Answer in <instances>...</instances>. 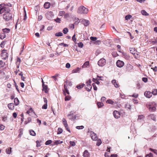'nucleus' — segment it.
Instances as JSON below:
<instances>
[{"mask_svg":"<svg viewBox=\"0 0 157 157\" xmlns=\"http://www.w3.org/2000/svg\"><path fill=\"white\" fill-rule=\"evenodd\" d=\"M5 3L0 5V14L7 13L10 12V10L8 7H5Z\"/></svg>","mask_w":157,"mask_h":157,"instance_id":"nucleus-1","label":"nucleus"},{"mask_svg":"<svg viewBox=\"0 0 157 157\" xmlns=\"http://www.w3.org/2000/svg\"><path fill=\"white\" fill-rule=\"evenodd\" d=\"M88 9L83 6H81L78 8L77 12L80 14H86L88 12Z\"/></svg>","mask_w":157,"mask_h":157,"instance_id":"nucleus-2","label":"nucleus"},{"mask_svg":"<svg viewBox=\"0 0 157 157\" xmlns=\"http://www.w3.org/2000/svg\"><path fill=\"white\" fill-rule=\"evenodd\" d=\"M12 13L10 12L7 13H4L3 15V18L6 21H8L11 19L12 17Z\"/></svg>","mask_w":157,"mask_h":157,"instance_id":"nucleus-3","label":"nucleus"},{"mask_svg":"<svg viewBox=\"0 0 157 157\" xmlns=\"http://www.w3.org/2000/svg\"><path fill=\"white\" fill-rule=\"evenodd\" d=\"M155 105V104L154 102H152L149 103L148 109L150 111H154L156 110V108Z\"/></svg>","mask_w":157,"mask_h":157,"instance_id":"nucleus-4","label":"nucleus"},{"mask_svg":"<svg viewBox=\"0 0 157 157\" xmlns=\"http://www.w3.org/2000/svg\"><path fill=\"white\" fill-rule=\"evenodd\" d=\"M106 63L105 59L103 58L100 59L98 62V64L99 66L102 67L105 66Z\"/></svg>","mask_w":157,"mask_h":157,"instance_id":"nucleus-5","label":"nucleus"},{"mask_svg":"<svg viewBox=\"0 0 157 157\" xmlns=\"http://www.w3.org/2000/svg\"><path fill=\"white\" fill-rule=\"evenodd\" d=\"M6 50L3 49L2 51L1 56L2 59H6L8 57V54L6 52Z\"/></svg>","mask_w":157,"mask_h":157,"instance_id":"nucleus-6","label":"nucleus"},{"mask_svg":"<svg viewBox=\"0 0 157 157\" xmlns=\"http://www.w3.org/2000/svg\"><path fill=\"white\" fill-rule=\"evenodd\" d=\"M90 134L92 139L93 140L96 141L98 139L97 134L94 132L91 131L90 132Z\"/></svg>","mask_w":157,"mask_h":157,"instance_id":"nucleus-7","label":"nucleus"},{"mask_svg":"<svg viewBox=\"0 0 157 157\" xmlns=\"http://www.w3.org/2000/svg\"><path fill=\"white\" fill-rule=\"evenodd\" d=\"M116 65L117 67H121L124 65V63L121 60H118L116 62Z\"/></svg>","mask_w":157,"mask_h":157,"instance_id":"nucleus-8","label":"nucleus"},{"mask_svg":"<svg viewBox=\"0 0 157 157\" xmlns=\"http://www.w3.org/2000/svg\"><path fill=\"white\" fill-rule=\"evenodd\" d=\"M113 115L115 118L118 119L120 117V113L118 111H114L113 112Z\"/></svg>","mask_w":157,"mask_h":157,"instance_id":"nucleus-9","label":"nucleus"},{"mask_svg":"<svg viewBox=\"0 0 157 157\" xmlns=\"http://www.w3.org/2000/svg\"><path fill=\"white\" fill-rule=\"evenodd\" d=\"M144 95L148 98H150L152 96V93L150 91H146L144 93Z\"/></svg>","mask_w":157,"mask_h":157,"instance_id":"nucleus-10","label":"nucleus"},{"mask_svg":"<svg viewBox=\"0 0 157 157\" xmlns=\"http://www.w3.org/2000/svg\"><path fill=\"white\" fill-rule=\"evenodd\" d=\"M81 20H82V24L85 26H86L89 25L90 23L89 21L84 19H82Z\"/></svg>","mask_w":157,"mask_h":157,"instance_id":"nucleus-11","label":"nucleus"},{"mask_svg":"<svg viewBox=\"0 0 157 157\" xmlns=\"http://www.w3.org/2000/svg\"><path fill=\"white\" fill-rule=\"evenodd\" d=\"M144 117L143 115H140L138 116V121L140 122H142L144 121Z\"/></svg>","mask_w":157,"mask_h":157,"instance_id":"nucleus-12","label":"nucleus"},{"mask_svg":"<svg viewBox=\"0 0 157 157\" xmlns=\"http://www.w3.org/2000/svg\"><path fill=\"white\" fill-rule=\"evenodd\" d=\"M52 12H48L46 14V16L48 19H50L52 18Z\"/></svg>","mask_w":157,"mask_h":157,"instance_id":"nucleus-13","label":"nucleus"},{"mask_svg":"<svg viewBox=\"0 0 157 157\" xmlns=\"http://www.w3.org/2000/svg\"><path fill=\"white\" fill-rule=\"evenodd\" d=\"M85 86V89L88 91H90L91 90L92 86L90 84H87Z\"/></svg>","mask_w":157,"mask_h":157,"instance_id":"nucleus-14","label":"nucleus"},{"mask_svg":"<svg viewBox=\"0 0 157 157\" xmlns=\"http://www.w3.org/2000/svg\"><path fill=\"white\" fill-rule=\"evenodd\" d=\"M83 157H90V154L87 150H85L83 152Z\"/></svg>","mask_w":157,"mask_h":157,"instance_id":"nucleus-15","label":"nucleus"},{"mask_svg":"<svg viewBox=\"0 0 157 157\" xmlns=\"http://www.w3.org/2000/svg\"><path fill=\"white\" fill-rule=\"evenodd\" d=\"M133 66L132 65L130 64H129L127 66L126 70L127 71L129 72L131 70H132L133 69Z\"/></svg>","mask_w":157,"mask_h":157,"instance_id":"nucleus-16","label":"nucleus"},{"mask_svg":"<svg viewBox=\"0 0 157 157\" xmlns=\"http://www.w3.org/2000/svg\"><path fill=\"white\" fill-rule=\"evenodd\" d=\"M51 4L49 2H46L44 5V7L45 9H48L50 6Z\"/></svg>","mask_w":157,"mask_h":157,"instance_id":"nucleus-17","label":"nucleus"},{"mask_svg":"<svg viewBox=\"0 0 157 157\" xmlns=\"http://www.w3.org/2000/svg\"><path fill=\"white\" fill-rule=\"evenodd\" d=\"M112 83L114 85V86L116 88L119 87V84L116 82V80L114 79L112 81Z\"/></svg>","mask_w":157,"mask_h":157,"instance_id":"nucleus-18","label":"nucleus"},{"mask_svg":"<svg viewBox=\"0 0 157 157\" xmlns=\"http://www.w3.org/2000/svg\"><path fill=\"white\" fill-rule=\"evenodd\" d=\"M8 106L10 109L13 110L14 109V105L13 103L9 104Z\"/></svg>","mask_w":157,"mask_h":157,"instance_id":"nucleus-19","label":"nucleus"},{"mask_svg":"<svg viewBox=\"0 0 157 157\" xmlns=\"http://www.w3.org/2000/svg\"><path fill=\"white\" fill-rule=\"evenodd\" d=\"M129 51L133 55H135L136 53V49L134 48H130Z\"/></svg>","mask_w":157,"mask_h":157,"instance_id":"nucleus-20","label":"nucleus"},{"mask_svg":"<svg viewBox=\"0 0 157 157\" xmlns=\"http://www.w3.org/2000/svg\"><path fill=\"white\" fill-rule=\"evenodd\" d=\"M14 102L15 105L17 106L18 105L19 103V101L17 98H14Z\"/></svg>","mask_w":157,"mask_h":157,"instance_id":"nucleus-21","label":"nucleus"},{"mask_svg":"<svg viewBox=\"0 0 157 157\" xmlns=\"http://www.w3.org/2000/svg\"><path fill=\"white\" fill-rule=\"evenodd\" d=\"M43 90H44V92L45 93H47L48 92V88L47 85H42Z\"/></svg>","mask_w":157,"mask_h":157,"instance_id":"nucleus-22","label":"nucleus"},{"mask_svg":"<svg viewBox=\"0 0 157 157\" xmlns=\"http://www.w3.org/2000/svg\"><path fill=\"white\" fill-rule=\"evenodd\" d=\"M12 148L11 147L8 148L6 149V153L8 154H10L11 152Z\"/></svg>","mask_w":157,"mask_h":157,"instance_id":"nucleus-23","label":"nucleus"},{"mask_svg":"<svg viewBox=\"0 0 157 157\" xmlns=\"http://www.w3.org/2000/svg\"><path fill=\"white\" fill-rule=\"evenodd\" d=\"M89 62L88 61L85 62L84 64L82 66V68H85L87 67V66L89 65Z\"/></svg>","mask_w":157,"mask_h":157,"instance_id":"nucleus-24","label":"nucleus"},{"mask_svg":"<svg viewBox=\"0 0 157 157\" xmlns=\"http://www.w3.org/2000/svg\"><path fill=\"white\" fill-rule=\"evenodd\" d=\"M98 78H93L92 80L93 81L95 82L98 85L100 84V82L98 81Z\"/></svg>","mask_w":157,"mask_h":157,"instance_id":"nucleus-25","label":"nucleus"},{"mask_svg":"<svg viewBox=\"0 0 157 157\" xmlns=\"http://www.w3.org/2000/svg\"><path fill=\"white\" fill-rule=\"evenodd\" d=\"M141 13L143 15L145 16H148L149 15L148 13L145 10H142L141 11Z\"/></svg>","mask_w":157,"mask_h":157,"instance_id":"nucleus-26","label":"nucleus"},{"mask_svg":"<svg viewBox=\"0 0 157 157\" xmlns=\"http://www.w3.org/2000/svg\"><path fill=\"white\" fill-rule=\"evenodd\" d=\"M97 142L96 143V145L98 146H100L101 144V141L100 139H97Z\"/></svg>","mask_w":157,"mask_h":157,"instance_id":"nucleus-27","label":"nucleus"},{"mask_svg":"<svg viewBox=\"0 0 157 157\" xmlns=\"http://www.w3.org/2000/svg\"><path fill=\"white\" fill-rule=\"evenodd\" d=\"M85 85V84L83 83L81 84H79V85H77L76 86V88L78 89H80L82 88Z\"/></svg>","mask_w":157,"mask_h":157,"instance_id":"nucleus-28","label":"nucleus"},{"mask_svg":"<svg viewBox=\"0 0 157 157\" xmlns=\"http://www.w3.org/2000/svg\"><path fill=\"white\" fill-rule=\"evenodd\" d=\"M106 103L108 104L113 105L114 103V102L111 99H108L106 101Z\"/></svg>","mask_w":157,"mask_h":157,"instance_id":"nucleus-29","label":"nucleus"},{"mask_svg":"<svg viewBox=\"0 0 157 157\" xmlns=\"http://www.w3.org/2000/svg\"><path fill=\"white\" fill-rule=\"evenodd\" d=\"M97 105L98 106V107L99 108H100L102 107L104 105L103 104L102 102H97Z\"/></svg>","mask_w":157,"mask_h":157,"instance_id":"nucleus-30","label":"nucleus"},{"mask_svg":"<svg viewBox=\"0 0 157 157\" xmlns=\"http://www.w3.org/2000/svg\"><path fill=\"white\" fill-rule=\"evenodd\" d=\"M30 134L31 135L34 136L36 135V134L35 132L33 130H30L29 131Z\"/></svg>","mask_w":157,"mask_h":157,"instance_id":"nucleus-31","label":"nucleus"},{"mask_svg":"<svg viewBox=\"0 0 157 157\" xmlns=\"http://www.w3.org/2000/svg\"><path fill=\"white\" fill-rule=\"evenodd\" d=\"M80 70L79 67H77L76 69L72 70V72L73 73H76L78 72Z\"/></svg>","mask_w":157,"mask_h":157,"instance_id":"nucleus-32","label":"nucleus"},{"mask_svg":"<svg viewBox=\"0 0 157 157\" xmlns=\"http://www.w3.org/2000/svg\"><path fill=\"white\" fill-rule=\"evenodd\" d=\"M55 35L56 36H62L63 34L61 32H59L56 33Z\"/></svg>","mask_w":157,"mask_h":157,"instance_id":"nucleus-33","label":"nucleus"},{"mask_svg":"<svg viewBox=\"0 0 157 157\" xmlns=\"http://www.w3.org/2000/svg\"><path fill=\"white\" fill-rule=\"evenodd\" d=\"M132 16L131 15H128L125 16V19L126 20H128V19H130L131 17Z\"/></svg>","mask_w":157,"mask_h":157,"instance_id":"nucleus-34","label":"nucleus"},{"mask_svg":"<svg viewBox=\"0 0 157 157\" xmlns=\"http://www.w3.org/2000/svg\"><path fill=\"white\" fill-rule=\"evenodd\" d=\"M68 31V30L67 28H65L63 30V32L64 34L67 33Z\"/></svg>","mask_w":157,"mask_h":157,"instance_id":"nucleus-35","label":"nucleus"},{"mask_svg":"<svg viewBox=\"0 0 157 157\" xmlns=\"http://www.w3.org/2000/svg\"><path fill=\"white\" fill-rule=\"evenodd\" d=\"M150 117L151 118V119L153 120L154 121H156L155 117V116L153 114H151L150 115Z\"/></svg>","mask_w":157,"mask_h":157,"instance_id":"nucleus-36","label":"nucleus"},{"mask_svg":"<svg viewBox=\"0 0 157 157\" xmlns=\"http://www.w3.org/2000/svg\"><path fill=\"white\" fill-rule=\"evenodd\" d=\"M63 142V141H61L60 140H56L54 142V144H62Z\"/></svg>","mask_w":157,"mask_h":157,"instance_id":"nucleus-37","label":"nucleus"},{"mask_svg":"<svg viewBox=\"0 0 157 157\" xmlns=\"http://www.w3.org/2000/svg\"><path fill=\"white\" fill-rule=\"evenodd\" d=\"M62 132L63 129L61 128H59L58 129L57 134H60L62 133Z\"/></svg>","mask_w":157,"mask_h":157,"instance_id":"nucleus-38","label":"nucleus"},{"mask_svg":"<svg viewBox=\"0 0 157 157\" xmlns=\"http://www.w3.org/2000/svg\"><path fill=\"white\" fill-rule=\"evenodd\" d=\"M65 13V12L64 11H59V15L60 16H62L64 15Z\"/></svg>","mask_w":157,"mask_h":157,"instance_id":"nucleus-39","label":"nucleus"},{"mask_svg":"<svg viewBox=\"0 0 157 157\" xmlns=\"http://www.w3.org/2000/svg\"><path fill=\"white\" fill-rule=\"evenodd\" d=\"M125 107L129 109H131V106L128 103H127L125 105Z\"/></svg>","mask_w":157,"mask_h":157,"instance_id":"nucleus-40","label":"nucleus"},{"mask_svg":"<svg viewBox=\"0 0 157 157\" xmlns=\"http://www.w3.org/2000/svg\"><path fill=\"white\" fill-rule=\"evenodd\" d=\"M71 99V97L70 96H66L65 98V100L66 101H69Z\"/></svg>","mask_w":157,"mask_h":157,"instance_id":"nucleus-41","label":"nucleus"},{"mask_svg":"<svg viewBox=\"0 0 157 157\" xmlns=\"http://www.w3.org/2000/svg\"><path fill=\"white\" fill-rule=\"evenodd\" d=\"M152 94H153L154 95H155L157 94V89H155L152 91Z\"/></svg>","mask_w":157,"mask_h":157,"instance_id":"nucleus-42","label":"nucleus"},{"mask_svg":"<svg viewBox=\"0 0 157 157\" xmlns=\"http://www.w3.org/2000/svg\"><path fill=\"white\" fill-rule=\"evenodd\" d=\"M52 142V141L51 140H48L45 143L46 145H48L50 144Z\"/></svg>","mask_w":157,"mask_h":157,"instance_id":"nucleus-43","label":"nucleus"},{"mask_svg":"<svg viewBox=\"0 0 157 157\" xmlns=\"http://www.w3.org/2000/svg\"><path fill=\"white\" fill-rule=\"evenodd\" d=\"M3 32L4 33H8L10 31V29H9L6 28L3 29Z\"/></svg>","mask_w":157,"mask_h":157,"instance_id":"nucleus-44","label":"nucleus"},{"mask_svg":"<svg viewBox=\"0 0 157 157\" xmlns=\"http://www.w3.org/2000/svg\"><path fill=\"white\" fill-rule=\"evenodd\" d=\"M6 37L5 35L4 34H0V38L1 39H4Z\"/></svg>","mask_w":157,"mask_h":157,"instance_id":"nucleus-45","label":"nucleus"},{"mask_svg":"<svg viewBox=\"0 0 157 157\" xmlns=\"http://www.w3.org/2000/svg\"><path fill=\"white\" fill-rule=\"evenodd\" d=\"M78 46L81 48H82L83 46V44L82 42H79L78 44Z\"/></svg>","mask_w":157,"mask_h":157,"instance_id":"nucleus-46","label":"nucleus"},{"mask_svg":"<svg viewBox=\"0 0 157 157\" xmlns=\"http://www.w3.org/2000/svg\"><path fill=\"white\" fill-rule=\"evenodd\" d=\"M69 143L71 146H74L75 145V143L74 141H70Z\"/></svg>","mask_w":157,"mask_h":157,"instance_id":"nucleus-47","label":"nucleus"},{"mask_svg":"<svg viewBox=\"0 0 157 157\" xmlns=\"http://www.w3.org/2000/svg\"><path fill=\"white\" fill-rule=\"evenodd\" d=\"M90 39L92 41H96L97 39L96 37H94L93 36L90 37Z\"/></svg>","mask_w":157,"mask_h":157,"instance_id":"nucleus-48","label":"nucleus"},{"mask_svg":"<svg viewBox=\"0 0 157 157\" xmlns=\"http://www.w3.org/2000/svg\"><path fill=\"white\" fill-rule=\"evenodd\" d=\"M120 96L122 99H126L125 96L124 94H120Z\"/></svg>","mask_w":157,"mask_h":157,"instance_id":"nucleus-49","label":"nucleus"},{"mask_svg":"<svg viewBox=\"0 0 157 157\" xmlns=\"http://www.w3.org/2000/svg\"><path fill=\"white\" fill-rule=\"evenodd\" d=\"M84 128V126L82 125L80 126H77L76 127V128L77 129H82L83 128Z\"/></svg>","mask_w":157,"mask_h":157,"instance_id":"nucleus-50","label":"nucleus"},{"mask_svg":"<svg viewBox=\"0 0 157 157\" xmlns=\"http://www.w3.org/2000/svg\"><path fill=\"white\" fill-rule=\"evenodd\" d=\"M147 156H149V157H153V155L152 153H150L149 154H146L145 155V157H147Z\"/></svg>","mask_w":157,"mask_h":157,"instance_id":"nucleus-51","label":"nucleus"},{"mask_svg":"<svg viewBox=\"0 0 157 157\" xmlns=\"http://www.w3.org/2000/svg\"><path fill=\"white\" fill-rule=\"evenodd\" d=\"M92 85L93 87V88L94 90H97V87L96 86L95 84V83H93Z\"/></svg>","mask_w":157,"mask_h":157,"instance_id":"nucleus-52","label":"nucleus"},{"mask_svg":"<svg viewBox=\"0 0 157 157\" xmlns=\"http://www.w3.org/2000/svg\"><path fill=\"white\" fill-rule=\"evenodd\" d=\"M47 108V103L45 104L42 107V108L43 109H46Z\"/></svg>","mask_w":157,"mask_h":157,"instance_id":"nucleus-53","label":"nucleus"},{"mask_svg":"<svg viewBox=\"0 0 157 157\" xmlns=\"http://www.w3.org/2000/svg\"><path fill=\"white\" fill-rule=\"evenodd\" d=\"M63 94L64 95H65V96H66V93L65 92L68 94H69V92L68 90H66L65 91H64V90H63Z\"/></svg>","mask_w":157,"mask_h":157,"instance_id":"nucleus-54","label":"nucleus"},{"mask_svg":"<svg viewBox=\"0 0 157 157\" xmlns=\"http://www.w3.org/2000/svg\"><path fill=\"white\" fill-rule=\"evenodd\" d=\"M59 45L61 46H63V47H66L68 46V44H64V43H61L59 44Z\"/></svg>","mask_w":157,"mask_h":157,"instance_id":"nucleus-55","label":"nucleus"},{"mask_svg":"<svg viewBox=\"0 0 157 157\" xmlns=\"http://www.w3.org/2000/svg\"><path fill=\"white\" fill-rule=\"evenodd\" d=\"M55 21L56 22L59 23H60L61 21L60 19L58 17H57L56 19H55Z\"/></svg>","mask_w":157,"mask_h":157,"instance_id":"nucleus-56","label":"nucleus"},{"mask_svg":"<svg viewBox=\"0 0 157 157\" xmlns=\"http://www.w3.org/2000/svg\"><path fill=\"white\" fill-rule=\"evenodd\" d=\"M5 126L2 124L0 125V130H2L4 129Z\"/></svg>","mask_w":157,"mask_h":157,"instance_id":"nucleus-57","label":"nucleus"},{"mask_svg":"<svg viewBox=\"0 0 157 157\" xmlns=\"http://www.w3.org/2000/svg\"><path fill=\"white\" fill-rule=\"evenodd\" d=\"M142 80L145 82H146L147 81V78L144 77L142 78Z\"/></svg>","mask_w":157,"mask_h":157,"instance_id":"nucleus-58","label":"nucleus"},{"mask_svg":"<svg viewBox=\"0 0 157 157\" xmlns=\"http://www.w3.org/2000/svg\"><path fill=\"white\" fill-rule=\"evenodd\" d=\"M72 39L74 42L76 41V38H75V35L74 34L72 36Z\"/></svg>","mask_w":157,"mask_h":157,"instance_id":"nucleus-59","label":"nucleus"},{"mask_svg":"<svg viewBox=\"0 0 157 157\" xmlns=\"http://www.w3.org/2000/svg\"><path fill=\"white\" fill-rule=\"evenodd\" d=\"M36 147H39L40 146V143L39 141L38 140H37L36 141Z\"/></svg>","mask_w":157,"mask_h":157,"instance_id":"nucleus-60","label":"nucleus"},{"mask_svg":"<svg viewBox=\"0 0 157 157\" xmlns=\"http://www.w3.org/2000/svg\"><path fill=\"white\" fill-rule=\"evenodd\" d=\"M63 125H65L66 124H67V122L65 118H63Z\"/></svg>","mask_w":157,"mask_h":157,"instance_id":"nucleus-61","label":"nucleus"},{"mask_svg":"<svg viewBox=\"0 0 157 157\" xmlns=\"http://www.w3.org/2000/svg\"><path fill=\"white\" fill-rule=\"evenodd\" d=\"M33 110L32 109V108H30L29 110L27 111V113L29 114V115H30L29 113H31V112H33Z\"/></svg>","mask_w":157,"mask_h":157,"instance_id":"nucleus-62","label":"nucleus"},{"mask_svg":"<svg viewBox=\"0 0 157 157\" xmlns=\"http://www.w3.org/2000/svg\"><path fill=\"white\" fill-rule=\"evenodd\" d=\"M151 69H153V70L154 71H157V67L156 66L155 67H152Z\"/></svg>","mask_w":157,"mask_h":157,"instance_id":"nucleus-63","label":"nucleus"},{"mask_svg":"<svg viewBox=\"0 0 157 157\" xmlns=\"http://www.w3.org/2000/svg\"><path fill=\"white\" fill-rule=\"evenodd\" d=\"M70 64L68 63H67L66 64V67L67 68H69L70 67Z\"/></svg>","mask_w":157,"mask_h":157,"instance_id":"nucleus-64","label":"nucleus"}]
</instances>
